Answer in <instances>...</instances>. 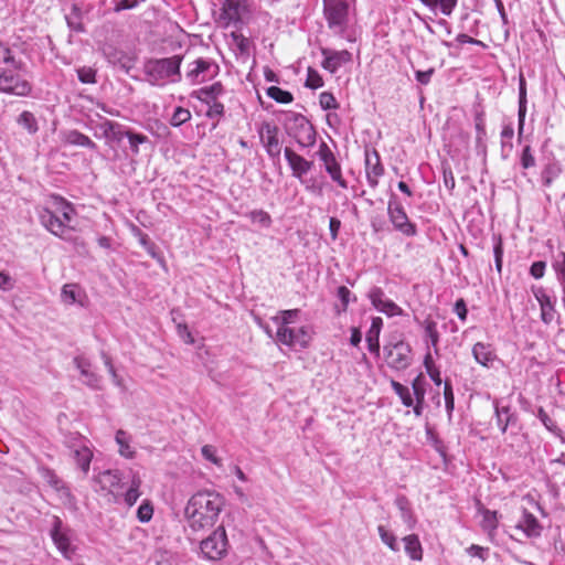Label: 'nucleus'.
Segmentation results:
<instances>
[{"label": "nucleus", "instance_id": "obj_45", "mask_svg": "<svg viewBox=\"0 0 565 565\" xmlns=\"http://www.w3.org/2000/svg\"><path fill=\"white\" fill-rule=\"evenodd\" d=\"M379 535L382 540V542L393 552L399 551V544L397 542L396 536L390 532L385 526L379 525L377 526Z\"/></svg>", "mask_w": 565, "mask_h": 565}, {"label": "nucleus", "instance_id": "obj_53", "mask_svg": "<svg viewBox=\"0 0 565 565\" xmlns=\"http://www.w3.org/2000/svg\"><path fill=\"white\" fill-rule=\"evenodd\" d=\"M248 217L255 224L260 225L262 227H269L271 224L270 215L264 210H254L248 213Z\"/></svg>", "mask_w": 565, "mask_h": 565}, {"label": "nucleus", "instance_id": "obj_46", "mask_svg": "<svg viewBox=\"0 0 565 565\" xmlns=\"http://www.w3.org/2000/svg\"><path fill=\"white\" fill-rule=\"evenodd\" d=\"M299 312V309L281 310L279 312L280 316L274 317L273 321L277 324L278 328L288 327V324L295 321Z\"/></svg>", "mask_w": 565, "mask_h": 565}, {"label": "nucleus", "instance_id": "obj_18", "mask_svg": "<svg viewBox=\"0 0 565 565\" xmlns=\"http://www.w3.org/2000/svg\"><path fill=\"white\" fill-rule=\"evenodd\" d=\"M321 54L323 55L321 66L331 74L337 73V71L343 64L349 63L352 58L351 53L347 50L334 51L331 49L322 47Z\"/></svg>", "mask_w": 565, "mask_h": 565}, {"label": "nucleus", "instance_id": "obj_63", "mask_svg": "<svg viewBox=\"0 0 565 565\" xmlns=\"http://www.w3.org/2000/svg\"><path fill=\"white\" fill-rule=\"evenodd\" d=\"M546 263L543 260L534 262L530 267V274L535 279H540L544 276Z\"/></svg>", "mask_w": 565, "mask_h": 565}, {"label": "nucleus", "instance_id": "obj_2", "mask_svg": "<svg viewBox=\"0 0 565 565\" xmlns=\"http://www.w3.org/2000/svg\"><path fill=\"white\" fill-rule=\"evenodd\" d=\"M40 223L53 235L73 242L76 247H85V243L73 236L75 227L71 224L75 210L73 205L60 196H54L52 207L44 206L38 211Z\"/></svg>", "mask_w": 565, "mask_h": 565}, {"label": "nucleus", "instance_id": "obj_13", "mask_svg": "<svg viewBox=\"0 0 565 565\" xmlns=\"http://www.w3.org/2000/svg\"><path fill=\"white\" fill-rule=\"evenodd\" d=\"M276 340L288 347H300L302 349L309 345L311 337L307 327L298 329L284 327L277 328Z\"/></svg>", "mask_w": 565, "mask_h": 565}, {"label": "nucleus", "instance_id": "obj_32", "mask_svg": "<svg viewBox=\"0 0 565 565\" xmlns=\"http://www.w3.org/2000/svg\"><path fill=\"white\" fill-rule=\"evenodd\" d=\"M64 141L73 146H79L90 150H95L97 148L96 143L88 136L76 129L66 131L64 134Z\"/></svg>", "mask_w": 565, "mask_h": 565}, {"label": "nucleus", "instance_id": "obj_21", "mask_svg": "<svg viewBox=\"0 0 565 565\" xmlns=\"http://www.w3.org/2000/svg\"><path fill=\"white\" fill-rule=\"evenodd\" d=\"M515 529L522 531L527 539H539L543 532V525L540 523L536 516L525 509H523L522 515L518 521Z\"/></svg>", "mask_w": 565, "mask_h": 565}, {"label": "nucleus", "instance_id": "obj_34", "mask_svg": "<svg viewBox=\"0 0 565 565\" xmlns=\"http://www.w3.org/2000/svg\"><path fill=\"white\" fill-rule=\"evenodd\" d=\"M96 480L100 484L102 489L111 492L113 489L119 486L121 475L118 470H105L97 476Z\"/></svg>", "mask_w": 565, "mask_h": 565}, {"label": "nucleus", "instance_id": "obj_3", "mask_svg": "<svg viewBox=\"0 0 565 565\" xmlns=\"http://www.w3.org/2000/svg\"><path fill=\"white\" fill-rule=\"evenodd\" d=\"M182 61V55L150 58L145 63L143 71L152 85H162L167 81L178 83L181 81L180 67Z\"/></svg>", "mask_w": 565, "mask_h": 565}, {"label": "nucleus", "instance_id": "obj_33", "mask_svg": "<svg viewBox=\"0 0 565 565\" xmlns=\"http://www.w3.org/2000/svg\"><path fill=\"white\" fill-rule=\"evenodd\" d=\"M404 550L406 554L413 561H422L423 559V547L422 543L416 534H409L403 537Z\"/></svg>", "mask_w": 565, "mask_h": 565}, {"label": "nucleus", "instance_id": "obj_41", "mask_svg": "<svg viewBox=\"0 0 565 565\" xmlns=\"http://www.w3.org/2000/svg\"><path fill=\"white\" fill-rule=\"evenodd\" d=\"M514 135V129L511 125H507L502 128L501 131V157L502 159H508L510 151L512 150V138Z\"/></svg>", "mask_w": 565, "mask_h": 565}, {"label": "nucleus", "instance_id": "obj_50", "mask_svg": "<svg viewBox=\"0 0 565 565\" xmlns=\"http://www.w3.org/2000/svg\"><path fill=\"white\" fill-rule=\"evenodd\" d=\"M116 443L119 445V452L121 456L126 458H131L134 456V451L130 449L129 446V438L126 431L119 429L116 433Z\"/></svg>", "mask_w": 565, "mask_h": 565}, {"label": "nucleus", "instance_id": "obj_12", "mask_svg": "<svg viewBox=\"0 0 565 565\" xmlns=\"http://www.w3.org/2000/svg\"><path fill=\"white\" fill-rule=\"evenodd\" d=\"M318 158L323 162L327 173L340 188L347 189L348 182L342 175L341 164L338 162L330 147L322 141L317 151Z\"/></svg>", "mask_w": 565, "mask_h": 565}, {"label": "nucleus", "instance_id": "obj_40", "mask_svg": "<svg viewBox=\"0 0 565 565\" xmlns=\"http://www.w3.org/2000/svg\"><path fill=\"white\" fill-rule=\"evenodd\" d=\"M391 386L404 406L414 408V398L408 387L394 380L391 381Z\"/></svg>", "mask_w": 565, "mask_h": 565}, {"label": "nucleus", "instance_id": "obj_7", "mask_svg": "<svg viewBox=\"0 0 565 565\" xmlns=\"http://www.w3.org/2000/svg\"><path fill=\"white\" fill-rule=\"evenodd\" d=\"M202 555L210 561H218L226 556L228 540L224 526H218L200 544Z\"/></svg>", "mask_w": 565, "mask_h": 565}, {"label": "nucleus", "instance_id": "obj_15", "mask_svg": "<svg viewBox=\"0 0 565 565\" xmlns=\"http://www.w3.org/2000/svg\"><path fill=\"white\" fill-rule=\"evenodd\" d=\"M259 137L267 154L273 159L279 158L281 145L278 139V128L269 122H264L259 129Z\"/></svg>", "mask_w": 565, "mask_h": 565}, {"label": "nucleus", "instance_id": "obj_24", "mask_svg": "<svg viewBox=\"0 0 565 565\" xmlns=\"http://www.w3.org/2000/svg\"><path fill=\"white\" fill-rule=\"evenodd\" d=\"M73 363L84 377L83 383L85 385L92 388H99L102 377L90 370L92 363L88 359L77 355L73 359Z\"/></svg>", "mask_w": 565, "mask_h": 565}, {"label": "nucleus", "instance_id": "obj_5", "mask_svg": "<svg viewBox=\"0 0 565 565\" xmlns=\"http://www.w3.org/2000/svg\"><path fill=\"white\" fill-rule=\"evenodd\" d=\"M223 94V85L220 82H215L212 85L204 86L193 92L192 96L207 106L205 116L218 122L225 111L224 105L218 100V97Z\"/></svg>", "mask_w": 565, "mask_h": 565}, {"label": "nucleus", "instance_id": "obj_44", "mask_svg": "<svg viewBox=\"0 0 565 565\" xmlns=\"http://www.w3.org/2000/svg\"><path fill=\"white\" fill-rule=\"evenodd\" d=\"M65 19H66L67 25L72 30H74L76 32L84 31V25L82 23V13H81V9L78 8L77 4L72 6L71 12L68 14H66Z\"/></svg>", "mask_w": 565, "mask_h": 565}, {"label": "nucleus", "instance_id": "obj_60", "mask_svg": "<svg viewBox=\"0 0 565 565\" xmlns=\"http://www.w3.org/2000/svg\"><path fill=\"white\" fill-rule=\"evenodd\" d=\"M319 104H320L321 108L324 110L335 109L338 107L335 97L329 92H323L320 94Z\"/></svg>", "mask_w": 565, "mask_h": 565}, {"label": "nucleus", "instance_id": "obj_47", "mask_svg": "<svg viewBox=\"0 0 565 565\" xmlns=\"http://www.w3.org/2000/svg\"><path fill=\"white\" fill-rule=\"evenodd\" d=\"M425 337L429 340L431 347L435 348V352H438L437 344L439 342V333L437 330V323L434 320L426 319L424 321Z\"/></svg>", "mask_w": 565, "mask_h": 565}, {"label": "nucleus", "instance_id": "obj_36", "mask_svg": "<svg viewBox=\"0 0 565 565\" xmlns=\"http://www.w3.org/2000/svg\"><path fill=\"white\" fill-rule=\"evenodd\" d=\"M396 507L399 509L403 521L408 525V529H413L416 523V519L409 509V502L406 497L399 495L395 500Z\"/></svg>", "mask_w": 565, "mask_h": 565}, {"label": "nucleus", "instance_id": "obj_16", "mask_svg": "<svg viewBox=\"0 0 565 565\" xmlns=\"http://www.w3.org/2000/svg\"><path fill=\"white\" fill-rule=\"evenodd\" d=\"M247 0H224L221 8L220 20L224 25H230L232 22H238L242 15L247 12Z\"/></svg>", "mask_w": 565, "mask_h": 565}, {"label": "nucleus", "instance_id": "obj_57", "mask_svg": "<svg viewBox=\"0 0 565 565\" xmlns=\"http://www.w3.org/2000/svg\"><path fill=\"white\" fill-rule=\"evenodd\" d=\"M76 289H77L76 285H73V284L64 285V287L62 288V294H61L62 300L67 305H72V303L76 302L77 301V290Z\"/></svg>", "mask_w": 565, "mask_h": 565}, {"label": "nucleus", "instance_id": "obj_37", "mask_svg": "<svg viewBox=\"0 0 565 565\" xmlns=\"http://www.w3.org/2000/svg\"><path fill=\"white\" fill-rule=\"evenodd\" d=\"M561 172H562V169L558 163L550 162V163L545 164V167L543 168V170L541 172L542 184L545 188L551 186L552 183L554 182V180L556 178H558Z\"/></svg>", "mask_w": 565, "mask_h": 565}, {"label": "nucleus", "instance_id": "obj_55", "mask_svg": "<svg viewBox=\"0 0 565 565\" xmlns=\"http://www.w3.org/2000/svg\"><path fill=\"white\" fill-rule=\"evenodd\" d=\"M444 398H445V407L449 416L455 408V396L450 382L448 380L445 381L444 384Z\"/></svg>", "mask_w": 565, "mask_h": 565}, {"label": "nucleus", "instance_id": "obj_9", "mask_svg": "<svg viewBox=\"0 0 565 565\" xmlns=\"http://www.w3.org/2000/svg\"><path fill=\"white\" fill-rule=\"evenodd\" d=\"M0 92L25 97L31 94L32 84L13 71L0 67Z\"/></svg>", "mask_w": 565, "mask_h": 565}, {"label": "nucleus", "instance_id": "obj_27", "mask_svg": "<svg viewBox=\"0 0 565 565\" xmlns=\"http://www.w3.org/2000/svg\"><path fill=\"white\" fill-rule=\"evenodd\" d=\"M426 383L425 377L420 373L412 382V388L414 394V414L416 417H420L424 412L425 395H426Z\"/></svg>", "mask_w": 565, "mask_h": 565}, {"label": "nucleus", "instance_id": "obj_58", "mask_svg": "<svg viewBox=\"0 0 565 565\" xmlns=\"http://www.w3.org/2000/svg\"><path fill=\"white\" fill-rule=\"evenodd\" d=\"M536 416L542 422V424L545 426V428L547 430H550L554 434L559 433V429H558L557 425L555 424V422L550 417V415L542 407H540L537 409Z\"/></svg>", "mask_w": 565, "mask_h": 565}, {"label": "nucleus", "instance_id": "obj_25", "mask_svg": "<svg viewBox=\"0 0 565 565\" xmlns=\"http://www.w3.org/2000/svg\"><path fill=\"white\" fill-rule=\"evenodd\" d=\"M104 54L109 63L126 72H129L135 66L136 58L132 55L114 46L106 47Z\"/></svg>", "mask_w": 565, "mask_h": 565}, {"label": "nucleus", "instance_id": "obj_30", "mask_svg": "<svg viewBox=\"0 0 565 565\" xmlns=\"http://www.w3.org/2000/svg\"><path fill=\"white\" fill-rule=\"evenodd\" d=\"M72 448V455L74 459L76 460L77 466L81 468V470L84 473H87L89 470L90 461L93 458L92 450L84 444H81L78 446H73Z\"/></svg>", "mask_w": 565, "mask_h": 565}, {"label": "nucleus", "instance_id": "obj_20", "mask_svg": "<svg viewBox=\"0 0 565 565\" xmlns=\"http://www.w3.org/2000/svg\"><path fill=\"white\" fill-rule=\"evenodd\" d=\"M533 295L537 300L541 309V319L545 324H550L555 320V298L551 297L543 287L533 289Z\"/></svg>", "mask_w": 565, "mask_h": 565}, {"label": "nucleus", "instance_id": "obj_17", "mask_svg": "<svg viewBox=\"0 0 565 565\" xmlns=\"http://www.w3.org/2000/svg\"><path fill=\"white\" fill-rule=\"evenodd\" d=\"M371 303L376 310L388 317L402 315V309L391 299L385 298V294L380 287H372L367 294Z\"/></svg>", "mask_w": 565, "mask_h": 565}, {"label": "nucleus", "instance_id": "obj_64", "mask_svg": "<svg viewBox=\"0 0 565 565\" xmlns=\"http://www.w3.org/2000/svg\"><path fill=\"white\" fill-rule=\"evenodd\" d=\"M232 38H233V41H234L235 45L237 46V49L242 53L248 51V49H249V40L247 38H245L242 34H237V33H232Z\"/></svg>", "mask_w": 565, "mask_h": 565}, {"label": "nucleus", "instance_id": "obj_23", "mask_svg": "<svg viewBox=\"0 0 565 565\" xmlns=\"http://www.w3.org/2000/svg\"><path fill=\"white\" fill-rule=\"evenodd\" d=\"M494 414L497 425L502 433H505L509 427H514L518 423V415L511 409L510 405H505L500 401L494 402Z\"/></svg>", "mask_w": 565, "mask_h": 565}, {"label": "nucleus", "instance_id": "obj_35", "mask_svg": "<svg viewBox=\"0 0 565 565\" xmlns=\"http://www.w3.org/2000/svg\"><path fill=\"white\" fill-rule=\"evenodd\" d=\"M0 63L11 65L15 71H20L24 66L21 60L15 58L11 46L2 41H0Z\"/></svg>", "mask_w": 565, "mask_h": 565}, {"label": "nucleus", "instance_id": "obj_31", "mask_svg": "<svg viewBox=\"0 0 565 565\" xmlns=\"http://www.w3.org/2000/svg\"><path fill=\"white\" fill-rule=\"evenodd\" d=\"M475 128H476V151L478 154H486L487 146H486V124L482 113L476 114L475 117Z\"/></svg>", "mask_w": 565, "mask_h": 565}, {"label": "nucleus", "instance_id": "obj_51", "mask_svg": "<svg viewBox=\"0 0 565 565\" xmlns=\"http://www.w3.org/2000/svg\"><path fill=\"white\" fill-rule=\"evenodd\" d=\"M191 119V113L189 109L183 107H175L170 118V125L173 127H180Z\"/></svg>", "mask_w": 565, "mask_h": 565}, {"label": "nucleus", "instance_id": "obj_39", "mask_svg": "<svg viewBox=\"0 0 565 565\" xmlns=\"http://www.w3.org/2000/svg\"><path fill=\"white\" fill-rule=\"evenodd\" d=\"M425 6L431 10L439 9L445 15H450L457 6L458 0H420Z\"/></svg>", "mask_w": 565, "mask_h": 565}, {"label": "nucleus", "instance_id": "obj_38", "mask_svg": "<svg viewBox=\"0 0 565 565\" xmlns=\"http://www.w3.org/2000/svg\"><path fill=\"white\" fill-rule=\"evenodd\" d=\"M553 269L556 273L557 280L561 284L562 291L565 297V252H558L552 263ZM565 301V298H563Z\"/></svg>", "mask_w": 565, "mask_h": 565}, {"label": "nucleus", "instance_id": "obj_11", "mask_svg": "<svg viewBox=\"0 0 565 565\" xmlns=\"http://www.w3.org/2000/svg\"><path fill=\"white\" fill-rule=\"evenodd\" d=\"M387 214L394 228L405 236L412 237L417 234V228L412 223L401 203L392 196L387 204Z\"/></svg>", "mask_w": 565, "mask_h": 565}, {"label": "nucleus", "instance_id": "obj_10", "mask_svg": "<svg viewBox=\"0 0 565 565\" xmlns=\"http://www.w3.org/2000/svg\"><path fill=\"white\" fill-rule=\"evenodd\" d=\"M387 365L396 371L406 370L412 364L411 345L404 341L384 347Z\"/></svg>", "mask_w": 565, "mask_h": 565}, {"label": "nucleus", "instance_id": "obj_54", "mask_svg": "<svg viewBox=\"0 0 565 565\" xmlns=\"http://www.w3.org/2000/svg\"><path fill=\"white\" fill-rule=\"evenodd\" d=\"M153 515V507L149 500H145L137 510V519L141 523H147Z\"/></svg>", "mask_w": 565, "mask_h": 565}, {"label": "nucleus", "instance_id": "obj_43", "mask_svg": "<svg viewBox=\"0 0 565 565\" xmlns=\"http://www.w3.org/2000/svg\"><path fill=\"white\" fill-rule=\"evenodd\" d=\"M17 122L22 126L29 134L34 135L38 129V121L31 111L24 110L20 114Z\"/></svg>", "mask_w": 565, "mask_h": 565}, {"label": "nucleus", "instance_id": "obj_49", "mask_svg": "<svg viewBox=\"0 0 565 565\" xmlns=\"http://www.w3.org/2000/svg\"><path fill=\"white\" fill-rule=\"evenodd\" d=\"M125 137L128 138L129 146H130L131 152L134 154L139 153V145H142V143H146L149 141V139L146 135L135 132L130 129H127V134H125Z\"/></svg>", "mask_w": 565, "mask_h": 565}, {"label": "nucleus", "instance_id": "obj_61", "mask_svg": "<svg viewBox=\"0 0 565 565\" xmlns=\"http://www.w3.org/2000/svg\"><path fill=\"white\" fill-rule=\"evenodd\" d=\"M78 79L84 84L96 82V72L92 67H82L77 70Z\"/></svg>", "mask_w": 565, "mask_h": 565}, {"label": "nucleus", "instance_id": "obj_62", "mask_svg": "<svg viewBox=\"0 0 565 565\" xmlns=\"http://www.w3.org/2000/svg\"><path fill=\"white\" fill-rule=\"evenodd\" d=\"M493 254H494V263L495 268L498 273L500 274L502 270V257H503V246L502 241L499 238L493 247Z\"/></svg>", "mask_w": 565, "mask_h": 565}, {"label": "nucleus", "instance_id": "obj_19", "mask_svg": "<svg viewBox=\"0 0 565 565\" xmlns=\"http://www.w3.org/2000/svg\"><path fill=\"white\" fill-rule=\"evenodd\" d=\"M365 172L369 185L375 189L379 184L380 177L384 173L380 154L375 149L365 150Z\"/></svg>", "mask_w": 565, "mask_h": 565}, {"label": "nucleus", "instance_id": "obj_14", "mask_svg": "<svg viewBox=\"0 0 565 565\" xmlns=\"http://www.w3.org/2000/svg\"><path fill=\"white\" fill-rule=\"evenodd\" d=\"M51 537L62 555L65 558L71 559L75 552V547L71 543L68 530L63 527L62 521L57 516H55L53 520Z\"/></svg>", "mask_w": 565, "mask_h": 565}, {"label": "nucleus", "instance_id": "obj_1", "mask_svg": "<svg viewBox=\"0 0 565 565\" xmlns=\"http://www.w3.org/2000/svg\"><path fill=\"white\" fill-rule=\"evenodd\" d=\"M225 505L222 494L211 490L199 491L188 501L185 516L193 531L212 527Z\"/></svg>", "mask_w": 565, "mask_h": 565}, {"label": "nucleus", "instance_id": "obj_48", "mask_svg": "<svg viewBox=\"0 0 565 565\" xmlns=\"http://www.w3.org/2000/svg\"><path fill=\"white\" fill-rule=\"evenodd\" d=\"M267 95L280 104H289L292 102V94L288 90H284L278 86H270L267 88Z\"/></svg>", "mask_w": 565, "mask_h": 565}, {"label": "nucleus", "instance_id": "obj_28", "mask_svg": "<svg viewBox=\"0 0 565 565\" xmlns=\"http://www.w3.org/2000/svg\"><path fill=\"white\" fill-rule=\"evenodd\" d=\"M383 327V320L380 317L372 319L371 327L366 333L367 349L376 356L380 355V333Z\"/></svg>", "mask_w": 565, "mask_h": 565}, {"label": "nucleus", "instance_id": "obj_42", "mask_svg": "<svg viewBox=\"0 0 565 565\" xmlns=\"http://www.w3.org/2000/svg\"><path fill=\"white\" fill-rule=\"evenodd\" d=\"M498 512L488 509L482 510L481 526L491 535L498 529Z\"/></svg>", "mask_w": 565, "mask_h": 565}, {"label": "nucleus", "instance_id": "obj_29", "mask_svg": "<svg viewBox=\"0 0 565 565\" xmlns=\"http://www.w3.org/2000/svg\"><path fill=\"white\" fill-rule=\"evenodd\" d=\"M472 355L477 363L489 367L492 365L493 361L497 359L494 350L490 344L483 342H477L472 348Z\"/></svg>", "mask_w": 565, "mask_h": 565}, {"label": "nucleus", "instance_id": "obj_8", "mask_svg": "<svg viewBox=\"0 0 565 565\" xmlns=\"http://www.w3.org/2000/svg\"><path fill=\"white\" fill-rule=\"evenodd\" d=\"M323 14L329 29L342 33L348 23L349 4L345 0H323Z\"/></svg>", "mask_w": 565, "mask_h": 565}, {"label": "nucleus", "instance_id": "obj_26", "mask_svg": "<svg viewBox=\"0 0 565 565\" xmlns=\"http://www.w3.org/2000/svg\"><path fill=\"white\" fill-rule=\"evenodd\" d=\"M98 128L103 132V136L110 142L119 143L125 138V134H127V129L124 125L108 119H104L98 125Z\"/></svg>", "mask_w": 565, "mask_h": 565}, {"label": "nucleus", "instance_id": "obj_52", "mask_svg": "<svg viewBox=\"0 0 565 565\" xmlns=\"http://www.w3.org/2000/svg\"><path fill=\"white\" fill-rule=\"evenodd\" d=\"M140 486H141V480L139 478H134L129 489L127 490V492L125 494V502L129 507H132L137 502V500L139 499V497H140V492H139Z\"/></svg>", "mask_w": 565, "mask_h": 565}, {"label": "nucleus", "instance_id": "obj_22", "mask_svg": "<svg viewBox=\"0 0 565 565\" xmlns=\"http://www.w3.org/2000/svg\"><path fill=\"white\" fill-rule=\"evenodd\" d=\"M284 154L295 178L301 180L312 169L313 162L296 153L292 149L286 147Z\"/></svg>", "mask_w": 565, "mask_h": 565}, {"label": "nucleus", "instance_id": "obj_6", "mask_svg": "<svg viewBox=\"0 0 565 565\" xmlns=\"http://www.w3.org/2000/svg\"><path fill=\"white\" fill-rule=\"evenodd\" d=\"M220 72L218 64L209 57H198L186 65L185 79L192 84H202L213 79Z\"/></svg>", "mask_w": 565, "mask_h": 565}, {"label": "nucleus", "instance_id": "obj_56", "mask_svg": "<svg viewBox=\"0 0 565 565\" xmlns=\"http://www.w3.org/2000/svg\"><path fill=\"white\" fill-rule=\"evenodd\" d=\"M520 163L523 169H530L536 164L535 157L533 154L531 146L526 145L523 147L520 156Z\"/></svg>", "mask_w": 565, "mask_h": 565}, {"label": "nucleus", "instance_id": "obj_4", "mask_svg": "<svg viewBox=\"0 0 565 565\" xmlns=\"http://www.w3.org/2000/svg\"><path fill=\"white\" fill-rule=\"evenodd\" d=\"M285 127L289 136L302 147H311L316 143V130L310 121L301 114L289 111L285 118Z\"/></svg>", "mask_w": 565, "mask_h": 565}, {"label": "nucleus", "instance_id": "obj_59", "mask_svg": "<svg viewBox=\"0 0 565 565\" xmlns=\"http://www.w3.org/2000/svg\"><path fill=\"white\" fill-rule=\"evenodd\" d=\"M306 86L312 89H317L323 86L322 77L316 70L311 67L308 68Z\"/></svg>", "mask_w": 565, "mask_h": 565}]
</instances>
